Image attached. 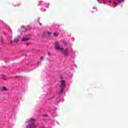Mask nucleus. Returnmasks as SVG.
Here are the masks:
<instances>
[{
  "instance_id": "nucleus-3",
  "label": "nucleus",
  "mask_w": 128,
  "mask_h": 128,
  "mask_svg": "<svg viewBox=\"0 0 128 128\" xmlns=\"http://www.w3.org/2000/svg\"><path fill=\"white\" fill-rule=\"evenodd\" d=\"M68 52H69V50L68 48L65 49L64 50V54L66 58H68V56L70 54H68Z\"/></svg>"
},
{
  "instance_id": "nucleus-9",
  "label": "nucleus",
  "mask_w": 128,
  "mask_h": 128,
  "mask_svg": "<svg viewBox=\"0 0 128 128\" xmlns=\"http://www.w3.org/2000/svg\"><path fill=\"white\" fill-rule=\"evenodd\" d=\"M64 87H62V88H61V90H60V94H62V92H64Z\"/></svg>"
},
{
  "instance_id": "nucleus-5",
  "label": "nucleus",
  "mask_w": 128,
  "mask_h": 128,
  "mask_svg": "<svg viewBox=\"0 0 128 128\" xmlns=\"http://www.w3.org/2000/svg\"><path fill=\"white\" fill-rule=\"evenodd\" d=\"M62 88L66 87V81L64 80H61Z\"/></svg>"
},
{
  "instance_id": "nucleus-8",
  "label": "nucleus",
  "mask_w": 128,
  "mask_h": 128,
  "mask_svg": "<svg viewBox=\"0 0 128 128\" xmlns=\"http://www.w3.org/2000/svg\"><path fill=\"white\" fill-rule=\"evenodd\" d=\"M20 42V40H18V38H15L14 40V42H15L16 44H18Z\"/></svg>"
},
{
  "instance_id": "nucleus-7",
  "label": "nucleus",
  "mask_w": 128,
  "mask_h": 128,
  "mask_svg": "<svg viewBox=\"0 0 128 128\" xmlns=\"http://www.w3.org/2000/svg\"><path fill=\"white\" fill-rule=\"evenodd\" d=\"M28 40H30V38H24L22 39V42H28Z\"/></svg>"
},
{
  "instance_id": "nucleus-13",
  "label": "nucleus",
  "mask_w": 128,
  "mask_h": 128,
  "mask_svg": "<svg viewBox=\"0 0 128 128\" xmlns=\"http://www.w3.org/2000/svg\"><path fill=\"white\" fill-rule=\"evenodd\" d=\"M48 56H52V54H50V52H48Z\"/></svg>"
},
{
  "instance_id": "nucleus-1",
  "label": "nucleus",
  "mask_w": 128,
  "mask_h": 128,
  "mask_svg": "<svg viewBox=\"0 0 128 128\" xmlns=\"http://www.w3.org/2000/svg\"><path fill=\"white\" fill-rule=\"evenodd\" d=\"M36 122V119L34 118H30L28 120V124L26 125V128H38V124H34Z\"/></svg>"
},
{
  "instance_id": "nucleus-16",
  "label": "nucleus",
  "mask_w": 128,
  "mask_h": 128,
  "mask_svg": "<svg viewBox=\"0 0 128 128\" xmlns=\"http://www.w3.org/2000/svg\"><path fill=\"white\" fill-rule=\"evenodd\" d=\"M12 42H14L12 41L10 42V44H12Z\"/></svg>"
},
{
  "instance_id": "nucleus-18",
  "label": "nucleus",
  "mask_w": 128,
  "mask_h": 128,
  "mask_svg": "<svg viewBox=\"0 0 128 128\" xmlns=\"http://www.w3.org/2000/svg\"><path fill=\"white\" fill-rule=\"evenodd\" d=\"M38 64H40V62H38Z\"/></svg>"
},
{
  "instance_id": "nucleus-15",
  "label": "nucleus",
  "mask_w": 128,
  "mask_h": 128,
  "mask_svg": "<svg viewBox=\"0 0 128 128\" xmlns=\"http://www.w3.org/2000/svg\"><path fill=\"white\" fill-rule=\"evenodd\" d=\"M42 58H44V57H40V60H42Z\"/></svg>"
},
{
  "instance_id": "nucleus-10",
  "label": "nucleus",
  "mask_w": 128,
  "mask_h": 128,
  "mask_svg": "<svg viewBox=\"0 0 128 128\" xmlns=\"http://www.w3.org/2000/svg\"><path fill=\"white\" fill-rule=\"evenodd\" d=\"M2 90H4V92H6V90H8V88H6V87L4 86V87H2Z\"/></svg>"
},
{
  "instance_id": "nucleus-11",
  "label": "nucleus",
  "mask_w": 128,
  "mask_h": 128,
  "mask_svg": "<svg viewBox=\"0 0 128 128\" xmlns=\"http://www.w3.org/2000/svg\"><path fill=\"white\" fill-rule=\"evenodd\" d=\"M54 36H58V34L56 32H54Z\"/></svg>"
},
{
  "instance_id": "nucleus-2",
  "label": "nucleus",
  "mask_w": 128,
  "mask_h": 128,
  "mask_svg": "<svg viewBox=\"0 0 128 128\" xmlns=\"http://www.w3.org/2000/svg\"><path fill=\"white\" fill-rule=\"evenodd\" d=\"M55 48L56 50H64V48H60V42H55Z\"/></svg>"
},
{
  "instance_id": "nucleus-6",
  "label": "nucleus",
  "mask_w": 128,
  "mask_h": 128,
  "mask_svg": "<svg viewBox=\"0 0 128 128\" xmlns=\"http://www.w3.org/2000/svg\"><path fill=\"white\" fill-rule=\"evenodd\" d=\"M124 0H118V2L116 3L114 2V4H116V6H118L119 4H120L121 2H124Z\"/></svg>"
},
{
  "instance_id": "nucleus-17",
  "label": "nucleus",
  "mask_w": 128,
  "mask_h": 128,
  "mask_svg": "<svg viewBox=\"0 0 128 128\" xmlns=\"http://www.w3.org/2000/svg\"><path fill=\"white\" fill-rule=\"evenodd\" d=\"M2 42H4V38H2Z\"/></svg>"
},
{
  "instance_id": "nucleus-12",
  "label": "nucleus",
  "mask_w": 128,
  "mask_h": 128,
  "mask_svg": "<svg viewBox=\"0 0 128 128\" xmlns=\"http://www.w3.org/2000/svg\"><path fill=\"white\" fill-rule=\"evenodd\" d=\"M62 42H63L64 44V46H66V44H67L66 42L65 41H63Z\"/></svg>"
},
{
  "instance_id": "nucleus-14",
  "label": "nucleus",
  "mask_w": 128,
  "mask_h": 128,
  "mask_svg": "<svg viewBox=\"0 0 128 128\" xmlns=\"http://www.w3.org/2000/svg\"><path fill=\"white\" fill-rule=\"evenodd\" d=\"M39 24H40V26H42V23H40V22H39Z\"/></svg>"
},
{
  "instance_id": "nucleus-19",
  "label": "nucleus",
  "mask_w": 128,
  "mask_h": 128,
  "mask_svg": "<svg viewBox=\"0 0 128 128\" xmlns=\"http://www.w3.org/2000/svg\"><path fill=\"white\" fill-rule=\"evenodd\" d=\"M4 80H6L5 78H4Z\"/></svg>"
},
{
  "instance_id": "nucleus-4",
  "label": "nucleus",
  "mask_w": 128,
  "mask_h": 128,
  "mask_svg": "<svg viewBox=\"0 0 128 128\" xmlns=\"http://www.w3.org/2000/svg\"><path fill=\"white\" fill-rule=\"evenodd\" d=\"M48 36H50V34H52V32H44L43 34V36H48Z\"/></svg>"
}]
</instances>
